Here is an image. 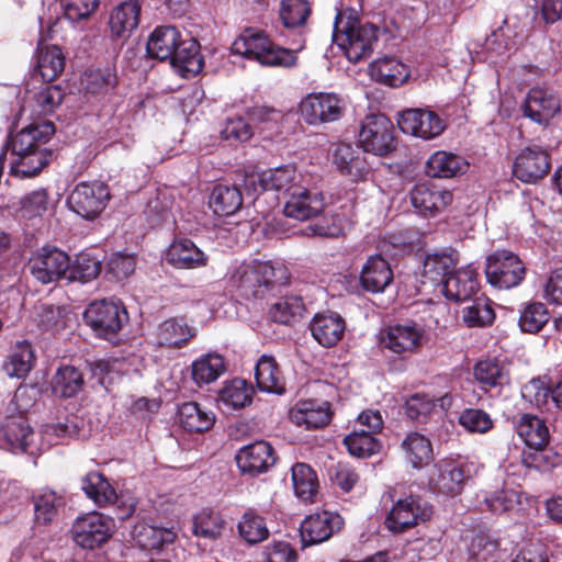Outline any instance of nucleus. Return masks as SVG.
Returning a JSON list of instances; mask_svg holds the SVG:
<instances>
[{
    "mask_svg": "<svg viewBox=\"0 0 562 562\" xmlns=\"http://www.w3.org/2000/svg\"><path fill=\"white\" fill-rule=\"evenodd\" d=\"M65 58L59 47L46 46L40 49L37 57V72L44 81H52L61 74Z\"/></svg>",
    "mask_w": 562,
    "mask_h": 562,
    "instance_id": "nucleus-51",
    "label": "nucleus"
},
{
    "mask_svg": "<svg viewBox=\"0 0 562 562\" xmlns=\"http://www.w3.org/2000/svg\"><path fill=\"white\" fill-rule=\"evenodd\" d=\"M252 389L243 379L225 382L218 393V402L227 408H243L251 402Z\"/></svg>",
    "mask_w": 562,
    "mask_h": 562,
    "instance_id": "nucleus-49",
    "label": "nucleus"
},
{
    "mask_svg": "<svg viewBox=\"0 0 562 562\" xmlns=\"http://www.w3.org/2000/svg\"><path fill=\"white\" fill-rule=\"evenodd\" d=\"M292 484L295 495L303 502L313 503L318 492V480L314 470L305 463L292 468Z\"/></svg>",
    "mask_w": 562,
    "mask_h": 562,
    "instance_id": "nucleus-45",
    "label": "nucleus"
},
{
    "mask_svg": "<svg viewBox=\"0 0 562 562\" xmlns=\"http://www.w3.org/2000/svg\"><path fill=\"white\" fill-rule=\"evenodd\" d=\"M236 462L243 473H263L276 462L273 448L263 440L249 443L238 450Z\"/></svg>",
    "mask_w": 562,
    "mask_h": 562,
    "instance_id": "nucleus-18",
    "label": "nucleus"
},
{
    "mask_svg": "<svg viewBox=\"0 0 562 562\" xmlns=\"http://www.w3.org/2000/svg\"><path fill=\"white\" fill-rule=\"evenodd\" d=\"M344 443L349 453L358 458L370 457L381 449V443L372 434L367 432L366 429H355L350 435L345 437Z\"/></svg>",
    "mask_w": 562,
    "mask_h": 562,
    "instance_id": "nucleus-52",
    "label": "nucleus"
},
{
    "mask_svg": "<svg viewBox=\"0 0 562 562\" xmlns=\"http://www.w3.org/2000/svg\"><path fill=\"white\" fill-rule=\"evenodd\" d=\"M133 537L143 549L155 550L173 542L176 532L170 528L138 524L134 527Z\"/></svg>",
    "mask_w": 562,
    "mask_h": 562,
    "instance_id": "nucleus-48",
    "label": "nucleus"
},
{
    "mask_svg": "<svg viewBox=\"0 0 562 562\" xmlns=\"http://www.w3.org/2000/svg\"><path fill=\"white\" fill-rule=\"evenodd\" d=\"M140 5L137 0L119 4L110 18V29L114 36L125 38L136 30L139 23Z\"/></svg>",
    "mask_w": 562,
    "mask_h": 562,
    "instance_id": "nucleus-36",
    "label": "nucleus"
},
{
    "mask_svg": "<svg viewBox=\"0 0 562 562\" xmlns=\"http://www.w3.org/2000/svg\"><path fill=\"white\" fill-rule=\"evenodd\" d=\"M225 371V360L217 352L202 355L191 363V376L198 386L215 382Z\"/></svg>",
    "mask_w": 562,
    "mask_h": 562,
    "instance_id": "nucleus-35",
    "label": "nucleus"
},
{
    "mask_svg": "<svg viewBox=\"0 0 562 562\" xmlns=\"http://www.w3.org/2000/svg\"><path fill=\"white\" fill-rule=\"evenodd\" d=\"M274 269L268 262L243 261L233 266L229 283L245 297H261L273 284Z\"/></svg>",
    "mask_w": 562,
    "mask_h": 562,
    "instance_id": "nucleus-3",
    "label": "nucleus"
},
{
    "mask_svg": "<svg viewBox=\"0 0 562 562\" xmlns=\"http://www.w3.org/2000/svg\"><path fill=\"white\" fill-rule=\"evenodd\" d=\"M178 419L184 429L202 432L214 425L215 415L211 411L203 409L198 403L189 402L180 406Z\"/></svg>",
    "mask_w": 562,
    "mask_h": 562,
    "instance_id": "nucleus-41",
    "label": "nucleus"
},
{
    "mask_svg": "<svg viewBox=\"0 0 562 562\" xmlns=\"http://www.w3.org/2000/svg\"><path fill=\"white\" fill-rule=\"evenodd\" d=\"M194 330L182 318H170L161 323L156 331V342L159 346L180 348L192 337Z\"/></svg>",
    "mask_w": 562,
    "mask_h": 562,
    "instance_id": "nucleus-39",
    "label": "nucleus"
},
{
    "mask_svg": "<svg viewBox=\"0 0 562 562\" xmlns=\"http://www.w3.org/2000/svg\"><path fill=\"white\" fill-rule=\"evenodd\" d=\"M474 379L484 390L503 386L508 383L506 368L496 359L479 361L473 369Z\"/></svg>",
    "mask_w": 562,
    "mask_h": 562,
    "instance_id": "nucleus-47",
    "label": "nucleus"
},
{
    "mask_svg": "<svg viewBox=\"0 0 562 562\" xmlns=\"http://www.w3.org/2000/svg\"><path fill=\"white\" fill-rule=\"evenodd\" d=\"M468 554L467 562H495L497 544L483 536H476L470 543Z\"/></svg>",
    "mask_w": 562,
    "mask_h": 562,
    "instance_id": "nucleus-64",
    "label": "nucleus"
},
{
    "mask_svg": "<svg viewBox=\"0 0 562 562\" xmlns=\"http://www.w3.org/2000/svg\"><path fill=\"white\" fill-rule=\"evenodd\" d=\"M87 325L97 336L113 341L128 321L125 307L113 300L92 302L83 314Z\"/></svg>",
    "mask_w": 562,
    "mask_h": 562,
    "instance_id": "nucleus-4",
    "label": "nucleus"
},
{
    "mask_svg": "<svg viewBox=\"0 0 562 562\" xmlns=\"http://www.w3.org/2000/svg\"><path fill=\"white\" fill-rule=\"evenodd\" d=\"M485 274L492 286L508 290L521 283L526 268L516 254L498 249L486 258Z\"/></svg>",
    "mask_w": 562,
    "mask_h": 562,
    "instance_id": "nucleus-5",
    "label": "nucleus"
},
{
    "mask_svg": "<svg viewBox=\"0 0 562 562\" xmlns=\"http://www.w3.org/2000/svg\"><path fill=\"white\" fill-rule=\"evenodd\" d=\"M241 205L243 195L236 187L218 184L211 193L210 206L217 215H233L241 207Z\"/></svg>",
    "mask_w": 562,
    "mask_h": 562,
    "instance_id": "nucleus-43",
    "label": "nucleus"
},
{
    "mask_svg": "<svg viewBox=\"0 0 562 562\" xmlns=\"http://www.w3.org/2000/svg\"><path fill=\"white\" fill-rule=\"evenodd\" d=\"M550 169L549 154L538 145L520 150L513 167L514 176L522 182L535 183L542 179Z\"/></svg>",
    "mask_w": 562,
    "mask_h": 562,
    "instance_id": "nucleus-15",
    "label": "nucleus"
},
{
    "mask_svg": "<svg viewBox=\"0 0 562 562\" xmlns=\"http://www.w3.org/2000/svg\"><path fill=\"white\" fill-rule=\"evenodd\" d=\"M549 321V313L542 303L527 305L520 314L519 326L526 333H538Z\"/></svg>",
    "mask_w": 562,
    "mask_h": 562,
    "instance_id": "nucleus-62",
    "label": "nucleus"
},
{
    "mask_svg": "<svg viewBox=\"0 0 562 562\" xmlns=\"http://www.w3.org/2000/svg\"><path fill=\"white\" fill-rule=\"evenodd\" d=\"M369 72L373 80L390 87H400L409 77L408 67L393 57L374 60L370 64Z\"/></svg>",
    "mask_w": 562,
    "mask_h": 562,
    "instance_id": "nucleus-33",
    "label": "nucleus"
},
{
    "mask_svg": "<svg viewBox=\"0 0 562 562\" xmlns=\"http://www.w3.org/2000/svg\"><path fill=\"white\" fill-rule=\"evenodd\" d=\"M239 535L249 543H258L266 540L269 530L265 519L254 513H245L238 522Z\"/></svg>",
    "mask_w": 562,
    "mask_h": 562,
    "instance_id": "nucleus-58",
    "label": "nucleus"
},
{
    "mask_svg": "<svg viewBox=\"0 0 562 562\" xmlns=\"http://www.w3.org/2000/svg\"><path fill=\"white\" fill-rule=\"evenodd\" d=\"M560 111L559 99L549 90L531 89L526 98L524 114L538 124H547Z\"/></svg>",
    "mask_w": 562,
    "mask_h": 562,
    "instance_id": "nucleus-23",
    "label": "nucleus"
},
{
    "mask_svg": "<svg viewBox=\"0 0 562 562\" xmlns=\"http://www.w3.org/2000/svg\"><path fill=\"white\" fill-rule=\"evenodd\" d=\"M232 53L255 60L262 66L292 67L296 64V52L276 46L261 31L245 30L232 44Z\"/></svg>",
    "mask_w": 562,
    "mask_h": 562,
    "instance_id": "nucleus-2",
    "label": "nucleus"
},
{
    "mask_svg": "<svg viewBox=\"0 0 562 562\" xmlns=\"http://www.w3.org/2000/svg\"><path fill=\"white\" fill-rule=\"evenodd\" d=\"M311 13L307 0H282L280 4V18L285 27L303 25Z\"/></svg>",
    "mask_w": 562,
    "mask_h": 562,
    "instance_id": "nucleus-57",
    "label": "nucleus"
},
{
    "mask_svg": "<svg viewBox=\"0 0 562 562\" xmlns=\"http://www.w3.org/2000/svg\"><path fill=\"white\" fill-rule=\"evenodd\" d=\"M411 202L419 213L432 215L452 202V193L426 183H418L411 191Z\"/></svg>",
    "mask_w": 562,
    "mask_h": 562,
    "instance_id": "nucleus-25",
    "label": "nucleus"
},
{
    "mask_svg": "<svg viewBox=\"0 0 562 562\" xmlns=\"http://www.w3.org/2000/svg\"><path fill=\"white\" fill-rule=\"evenodd\" d=\"M61 498L53 491H43L35 497L34 512L37 522L47 524L55 517Z\"/></svg>",
    "mask_w": 562,
    "mask_h": 562,
    "instance_id": "nucleus-63",
    "label": "nucleus"
},
{
    "mask_svg": "<svg viewBox=\"0 0 562 562\" xmlns=\"http://www.w3.org/2000/svg\"><path fill=\"white\" fill-rule=\"evenodd\" d=\"M224 520L216 513L202 512L194 517L193 533L210 540H215L222 535Z\"/></svg>",
    "mask_w": 562,
    "mask_h": 562,
    "instance_id": "nucleus-59",
    "label": "nucleus"
},
{
    "mask_svg": "<svg viewBox=\"0 0 562 562\" xmlns=\"http://www.w3.org/2000/svg\"><path fill=\"white\" fill-rule=\"evenodd\" d=\"M182 41L180 32L175 26H159L149 35L146 50L151 58L171 60Z\"/></svg>",
    "mask_w": 562,
    "mask_h": 562,
    "instance_id": "nucleus-28",
    "label": "nucleus"
},
{
    "mask_svg": "<svg viewBox=\"0 0 562 562\" xmlns=\"http://www.w3.org/2000/svg\"><path fill=\"white\" fill-rule=\"evenodd\" d=\"M345 102L335 93H311L299 105L302 119L311 125L334 122L340 119Z\"/></svg>",
    "mask_w": 562,
    "mask_h": 562,
    "instance_id": "nucleus-12",
    "label": "nucleus"
},
{
    "mask_svg": "<svg viewBox=\"0 0 562 562\" xmlns=\"http://www.w3.org/2000/svg\"><path fill=\"white\" fill-rule=\"evenodd\" d=\"M113 519L98 512L85 514L72 525V539L82 549L93 550L111 537Z\"/></svg>",
    "mask_w": 562,
    "mask_h": 562,
    "instance_id": "nucleus-9",
    "label": "nucleus"
},
{
    "mask_svg": "<svg viewBox=\"0 0 562 562\" xmlns=\"http://www.w3.org/2000/svg\"><path fill=\"white\" fill-rule=\"evenodd\" d=\"M517 435L530 449L542 450L549 442V429L538 416L524 414L515 424Z\"/></svg>",
    "mask_w": 562,
    "mask_h": 562,
    "instance_id": "nucleus-34",
    "label": "nucleus"
},
{
    "mask_svg": "<svg viewBox=\"0 0 562 562\" xmlns=\"http://www.w3.org/2000/svg\"><path fill=\"white\" fill-rule=\"evenodd\" d=\"M69 269V257L56 248H43L30 260L32 276L43 284L57 281Z\"/></svg>",
    "mask_w": 562,
    "mask_h": 562,
    "instance_id": "nucleus-14",
    "label": "nucleus"
},
{
    "mask_svg": "<svg viewBox=\"0 0 562 562\" xmlns=\"http://www.w3.org/2000/svg\"><path fill=\"white\" fill-rule=\"evenodd\" d=\"M35 364V353L27 341L14 345L2 363V370L8 378L24 379Z\"/></svg>",
    "mask_w": 562,
    "mask_h": 562,
    "instance_id": "nucleus-37",
    "label": "nucleus"
},
{
    "mask_svg": "<svg viewBox=\"0 0 562 562\" xmlns=\"http://www.w3.org/2000/svg\"><path fill=\"white\" fill-rule=\"evenodd\" d=\"M54 132L55 128L52 122L31 124L22 128L19 133L10 136L9 148L11 155L16 156L42 150V146L47 143Z\"/></svg>",
    "mask_w": 562,
    "mask_h": 562,
    "instance_id": "nucleus-21",
    "label": "nucleus"
},
{
    "mask_svg": "<svg viewBox=\"0 0 562 562\" xmlns=\"http://www.w3.org/2000/svg\"><path fill=\"white\" fill-rule=\"evenodd\" d=\"M406 460L413 468H422L432 459V446L428 438L418 432H411L402 442Z\"/></svg>",
    "mask_w": 562,
    "mask_h": 562,
    "instance_id": "nucleus-46",
    "label": "nucleus"
},
{
    "mask_svg": "<svg viewBox=\"0 0 562 562\" xmlns=\"http://www.w3.org/2000/svg\"><path fill=\"white\" fill-rule=\"evenodd\" d=\"M349 225L350 222L345 214L334 213L318 223L307 226L306 235L335 238L344 235Z\"/></svg>",
    "mask_w": 562,
    "mask_h": 562,
    "instance_id": "nucleus-55",
    "label": "nucleus"
},
{
    "mask_svg": "<svg viewBox=\"0 0 562 562\" xmlns=\"http://www.w3.org/2000/svg\"><path fill=\"white\" fill-rule=\"evenodd\" d=\"M27 392L25 387H19L15 391L12 403L19 411V414L16 416H8L1 425L4 439L14 450L26 451L34 438L29 422L23 416V413L31 406V398L27 396Z\"/></svg>",
    "mask_w": 562,
    "mask_h": 562,
    "instance_id": "nucleus-8",
    "label": "nucleus"
},
{
    "mask_svg": "<svg viewBox=\"0 0 562 562\" xmlns=\"http://www.w3.org/2000/svg\"><path fill=\"white\" fill-rule=\"evenodd\" d=\"M458 261L456 251L428 254L423 266V283L429 282L438 288L450 276Z\"/></svg>",
    "mask_w": 562,
    "mask_h": 562,
    "instance_id": "nucleus-31",
    "label": "nucleus"
},
{
    "mask_svg": "<svg viewBox=\"0 0 562 562\" xmlns=\"http://www.w3.org/2000/svg\"><path fill=\"white\" fill-rule=\"evenodd\" d=\"M468 162L460 156L438 150L426 162V173L431 178H452L465 172Z\"/></svg>",
    "mask_w": 562,
    "mask_h": 562,
    "instance_id": "nucleus-38",
    "label": "nucleus"
},
{
    "mask_svg": "<svg viewBox=\"0 0 562 562\" xmlns=\"http://www.w3.org/2000/svg\"><path fill=\"white\" fill-rule=\"evenodd\" d=\"M27 108L33 115H47L57 109L65 98L60 86L42 82L38 87L27 88Z\"/></svg>",
    "mask_w": 562,
    "mask_h": 562,
    "instance_id": "nucleus-27",
    "label": "nucleus"
},
{
    "mask_svg": "<svg viewBox=\"0 0 562 562\" xmlns=\"http://www.w3.org/2000/svg\"><path fill=\"white\" fill-rule=\"evenodd\" d=\"M378 29L360 24L355 10L339 11L334 23V42L351 63L368 58L378 41Z\"/></svg>",
    "mask_w": 562,
    "mask_h": 562,
    "instance_id": "nucleus-1",
    "label": "nucleus"
},
{
    "mask_svg": "<svg viewBox=\"0 0 562 562\" xmlns=\"http://www.w3.org/2000/svg\"><path fill=\"white\" fill-rule=\"evenodd\" d=\"M324 196L321 192L311 191L302 186L291 187L283 213L286 217L306 221L323 211Z\"/></svg>",
    "mask_w": 562,
    "mask_h": 562,
    "instance_id": "nucleus-16",
    "label": "nucleus"
},
{
    "mask_svg": "<svg viewBox=\"0 0 562 562\" xmlns=\"http://www.w3.org/2000/svg\"><path fill=\"white\" fill-rule=\"evenodd\" d=\"M476 270L471 266L458 269L451 273L440 285L439 291L448 300L465 301L477 290Z\"/></svg>",
    "mask_w": 562,
    "mask_h": 562,
    "instance_id": "nucleus-26",
    "label": "nucleus"
},
{
    "mask_svg": "<svg viewBox=\"0 0 562 562\" xmlns=\"http://www.w3.org/2000/svg\"><path fill=\"white\" fill-rule=\"evenodd\" d=\"M80 436L79 420L76 417L66 418L65 422L46 424L41 430L42 449L48 448L66 438Z\"/></svg>",
    "mask_w": 562,
    "mask_h": 562,
    "instance_id": "nucleus-50",
    "label": "nucleus"
},
{
    "mask_svg": "<svg viewBox=\"0 0 562 562\" xmlns=\"http://www.w3.org/2000/svg\"><path fill=\"white\" fill-rule=\"evenodd\" d=\"M345 329V319L337 313L316 314L310 323L313 338L325 348L337 345Z\"/></svg>",
    "mask_w": 562,
    "mask_h": 562,
    "instance_id": "nucleus-24",
    "label": "nucleus"
},
{
    "mask_svg": "<svg viewBox=\"0 0 562 562\" xmlns=\"http://www.w3.org/2000/svg\"><path fill=\"white\" fill-rule=\"evenodd\" d=\"M172 68L181 77H192L203 69V57L200 45L193 38L183 40L170 61Z\"/></svg>",
    "mask_w": 562,
    "mask_h": 562,
    "instance_id": "nucleus-32",
    "label": "nucleus"
},
{
    "mask_svg": "<svg viewBox=\"0 0 562 562\" xmlns=\"http://www.w3.org/2000/svg\"><path fill=\"white\" fill-rule=\"evenodd\" d=\"M398 127L405 134L423 139H432L446 128V123L430 110L407 109L398 114Z\"/></svg>",
    "mask_w": 562,
    "mask_h": 562,
    "instance_id": "nucleus-13",
    "label": "nucleus"
},
{
    "mask_svg": "<svg viewBox=\"0 0 562 562\" xmlns=\"http://www.w3.org/2000/svg\"><path fill=\"white\" fill-rule=\"evenodd\" d=\"M50 153L45 149L12 156L10 172L18 178H30L37 175L48 162Z\"/></svg>",
    "mask_w": 562,
    "mask_h": 562,
    "instance_id": "nucleus-44",
    "label": "nucleus"
},
{
    "mask_svg": "<svg viewBox=\"0 0 562 562\" xmlns=\"http://www.w3.org/2000/svg\"><path fill=\"white\" fill-rule=\"evenodd\" d=\"M68 279L82 283L95 279L101 271V262L90 254L81 252L76 257L72 266L69 265Z\"/></svg>",
    "mask_w": 562,
    "mask_h": 562,
    "instance_id": "nucleus-56",
    "label": "nucleus"
},
{
    "mask_svg": "<svg viewBox=\"0 0 562 562\" xmlns=\"http://www.w3.org/2000/svg\"><path fill=\"white\" fill-rule=\"evenodd\" d=\"M110 200L109 188L102 182H80L67 198L69 210L80 217L92 221L97 218Z\"/></svg>",
    "mask_w": 562,
    "mask_h": 562,
    "instance_id": "nucleus-6",
    "label": "nucleus"
},
{
    "mask_svg": "<svg viewBox=\"0 0 562 562\" xmlns=\"http://www.w3.org/2000/svg\"><path fill=\"white\" fill-rule=\"evenodd\" d=\"M293 424L305 429L326 426L331 419L330 405L326 401H299L289 413Z\"/></svg>",
    "mask_w": 562,
    "mask_h": 562,
    "instance_id": "nucleus-19",
    "label": "nucleus"
},
{
    "mask_svg": "<svg viewBox=\"0 0 562 562\" xmlns=\"http://www.w3.org/2000/svg\"><path fill=\"white\" fill-rule=\"evenodd\" d=\"M304 304L300 296H285L276 302L270 308L271 318L280 324L295 323L302 318Z\"/></svg>",
    "mask_w": 562,
    "mask_h": 562,
    "instance_id": "nucleus-54",
    "label": "nucleus"
},
{
    "mask_svg": "<svg viewBox=\"0 0 562 562\" xmlns=\"http://www.w3.org/2000/svg\"><path fill=\"white\" fill-rule=\"evenodd\" d=\"M83 385V376L72 366H65L60 368L53 381V390L55 393L64 396L71 397L76 395Z\"/></svg>",
    "mask_w": 562,
    "mask_h": 562,
    "instance_id": "nucleus-53",
    "label": "nucleus"
},
{
    "mask_svg": "<svg viewBox=\"0 0 562 562\" xmlns=\"http://www.w3.org/2000/svg\"><path fill=\"white\" fill-rule=\"evenodd\" d=\"M468 479L462 464L453 460H441L435 464L430 484L446 495H458Z\"/></svg>",
    "mask_w": 562,
    "mask_h": 562,
    "instance_id": "nucleus-22",
    "label": "nucleus"
},
{
    "mask_svg": "<svg viewBox=\"0 0 562 562\" xmlns=\"http://www.w3.org/2000/svg\"><path fill=\"white\" fill-rule=\"evenodd\" d=\"M333 161L341 173L350 177L353 181L364 180L370 173L363 148L351 144L336 145Z\"/></svg>",
    "mask_w": 562,
    "mask_h": 562,
    "instance_id": "nucleus-20",
    "label": "nucleus"
},
{
    "mask_svg": "<svg viewBox=\"0 0 562 562\" xmlns=\"http://www.w3.org/2000/svg\"><path fill=\"white\" fill-rule=\"evenodd\" d=\"M255 376L259 390L282 394L285 390L284 378L274 358L261 356L257 362Z\"/></svg>",
    "mask_w": 562,
    "mask_h": 562,
    "instance_id": "nucleus-40",
    "label": "nucleus"
},
{
    "mask_svg": "<svg viewBox=\"0 0 562 562\" xmlns=\"http://www.w3.org/2000/svg\"><path fill=\"white\" fill-rule=\"evenodd\" d=\"M359 143L364 151L384 156L395 148L394 126L383 114L364 117L359 132Z\"/></svg>",
    "mask_w": 562,
    "mask_h": 562,
    "instance_id": "nucleus-7",
    "label": "nucleus"
},
{
    "mask_svg": "<svg viewBox=\"0 0 562 562\" xmlns=\"http://www.w3.org/2000/svg\"><path fill=\"white\" fill-rule=\"evenodd\" d=\"M431 515V506L419 497L408 496L392 506L385 518V526L390 531L401 533L428 520Z\"/></svg>",
    "mask_w": 562,
    "mask_h": 562,
    "instance_id": "nucleus-10",
    "label": "nucleus"
},
{
    "mask_svg": "<svg viewBox=\"0 0 562 562\" xmlns=\"http://www.w3.org/2000/svg\"><path fill=\"white\" fill-rule=\"evenodd\" d=\"M344 524L342 518L333 512H318L307 516L301 524L300 532L304 546L328 540Z\"/></svg>",
    "mask_w": 562,
    "mask_h": 562,
    "instance_id": "nucleus-17",
    "label": "nucleus"
},
{
    "mask_svg": "<svg viewBox=\"0 0 562 562\" xmlns=\"http://www.w3.org/2000/svg\"><path fill=\"white\" fill-rule=\"evenodd\" d=\"M267 189L269 190H285L286 194L290 193L291 187L299 186L297 180L300 175L293 166H282L274 169L265 170Z\"/></svg>",
    "mask_w": 562,
    "mask_h": 562,
    "instance_id": "nucleus-61",
    "label": "nucleus"
},
{
    "mask_svg": "<svg viewBox=\"0 0 562 562\" xmlns=\"http://www.w3.org/2000/svg\"><path fill=\"white\" fill-rule=\"evenodd\" d=\"M393 280L390 263L381 256L368 258L360 272V283L369 292H383Z\"/></svg>",
    "mask_w": 562,
    "mask_h": 562,
    "instance_id": "nucleus-30",
    "label": "nucleus"
},
{
    "mask_svg": "<svg viewBox=\"0 0 562 562\" xmlns=\"http://www.w3.org/2000/svg\"><path fill=\"white\" fill-rule=\"evenodd\" d=\"M462 318L469 327H484L494 322L495 314L485 299H477L463 310Z\"/></svg>",
    "mask_w": 562,
    "mask_h": 562,
    "instance_id": "nucleus-60",
    "label": "nucleus"
},
{
    "mask_svg": "<svg viewBox=\"0 0 562 562\" xmlns=\"http://www.w3.org/2000/svg\"><path fill=\"white\" fill-rule=\"evenodd\" d=\"M82 490L99 506L112 505L119 502L115 490L101 473H88L82 480Z\"/></svg>",
    "mask_w": 562,
    "mask_h": 562,
    "instance_id": "nucleus-42",
    "label": "nucleus"
},
{
    "mask_svg": "<svg viewBox=\"0 0 562 562\" xmlns=\"http://www.w3.org/2000/svg\"><path fill=\"white\" fill-rule=\"evenodd\" d=\"M166 260L179 269L205 267L209 257L190 239L175 240L166 251Z\"/></svg>",
    "mask_w": 562,
    "mask_h": 562,
    "instance_id": "nucleus-29",
    "label": "nucleus"
},
{
    "mask_svg": "<svg viewBox=\"0 0 562 562\" xmlns=\"http://www.w3.org/2000/svg\"><path fill=\"white\" fill-rule=\"evenodd\" d=\"M427 340L425 328L413 322L389 326L380 334V345L396 355L415 352Z\"/></svg>",
    "mask_w": 562,
    "mask_h": 562,
    "instance_id": "nucleus-11",
    "label": "nucleus"
}]
</instances>
